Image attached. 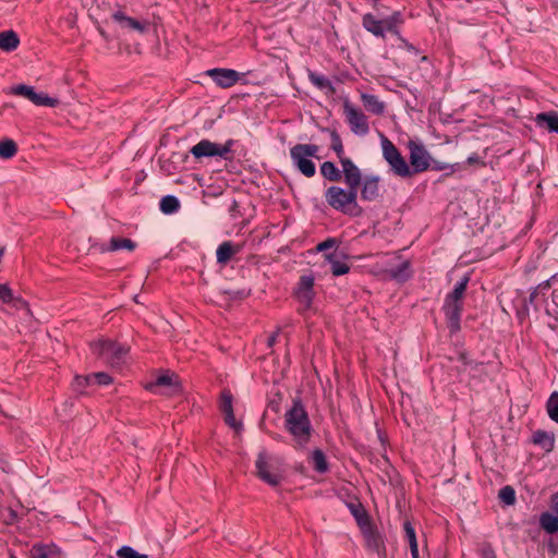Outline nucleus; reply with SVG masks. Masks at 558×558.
Segmentation results:
<instances>
[{"mask_svg":"<svg viewBox=\"0 0 558 558\" xmlns=\"http://www.w3.org/2000/svg\"><path fill=\"white\" fill-rule=\"evenodd\" d=\"M405 46L410 51H414L415 53L417 52V49L413 45L405 43Z\"/></svg>","mask_w":558,"mask_h":558,"instance_id":"obj_57","label":"nucleus"},{"mask_svg":"<svg viewBox=\"0 0 558 558\" xmlns=\"http://www.w3.org/2000/svg\"><path fill=\"white\" fill-rule=\"evenodd\" d=\"M481 558H497L493 547L489 544H485L481 548Z\"/></svg>","mask_w":558,"mask_h":558,"instance_id":"obj_49","label":"nucleus"},{"mask_svg":"<svg viewBox=\"0 0 558 558\" xmlns=\"http://www.w3.org/2000/svg\"><path fill=\"white\" fill-rule=\"evenodd\" d=\"M383 157L392 173L400 178H411L410 166L396 145L386 136L381 137Z\"/></svg>","mask_w":558,"mask_h":558,"instance_id":"obj_6","label":"nucleus"},{"mask_svg":"<svg viewBox=\"0 0 558 558\" xmlns=\"http://www.w3.org/2000/svg\"><path fill=\"white\" fill-rule=\"evenodd\" d=\"M442 312L445 314L450 332H458L461 329V315L463 312V302L445 299Z\"/></svg>","mask_w":558,"mask_h":558,"instance_id":"obj_11","label":"nucleus"},{"mask_svg":"<svg viewBox=\"0 0 558 558\" xmlns=\"http://www.w3.org/2000/svg\"><path fill=\"white\" fill-rule=\"evenodd\" d=\"M256 474L270 486H278L283 480V470L279 458L265 451L258 453L255 462Z\"/></svg>","mask_w":558,"mask_h":558,"instance_id":"obj_4","label":"nucleus"},{"mask_svg":"<svg viewBox=\"0 0 558 558\" xmlns=\"http://www.w3.org/2000/svg\"><path fill=\"white\" fill-rule=\"evenodd\" d=\"M93 385L90 374L86 376L76 375L72 383L73 389L78 393H84L85 389Z\"/></svg>","mask_w":558,"mask_h":558,"instance_id":"obj_41","label":"nucleus"},{"mask_svg":"<svg viewBox=\"0 0 558 558\" xmlns=\"http://www.w3.org/2000/svg\"><path fill=\"white\" fill-rule=\"evenodd\" d=\"M97 29H98V32H99V34H100V36H101V37H104L105 39H108L107 33L105 32V29H104V28L98 27Z\"/></svg>","mask_w":558,"mask_h":558,"instance_id":"obj_56","label":"nucleus"},{"mask_svg":"<svg viewBox=\"0 0 558 558\" xmlns=\"http://www.w3.org/2000/svg\"><path fill=\"white\" fill-rule=\"evenodd\" d=\"M466 163L470 165V166H473V165H485L484 161L481 160V158L477 156V154H472L471 156L468 157L466 159Z\"/></svg>","mask_w":558,"mask_h":558,"instance_id":"obj_52","label":"nucleus"},{"mask_svg":"<svg viewBox=\"0 0 558 558\" xmlns=\"http://www.w3.org/2000/svg\"><path fill=\"white\" fill-rule=\"evenodd\" d=\"M308 80L318 89L327 90L329 94H333L336 92L332 83L323 74L308 71Z\"/></svg>","mask_w":558,"mask_h":558,"instance_id":"obj_27","label":"nucleus"},{"mask_svg":"<svg viewBox=\"0 0 558 558\" xmlns=\"http://www.w3.org/2000/svg\"><path fill=\"white\" fill-rule=\"evenodd\" d=\"M380 179L378 175H365L361 182V198L367 202H374L380 197Z\"/></svg>","mask_w":558,"mask_h":558,"instance_id":"obj_15","label":"nucleus"},{"mask_svg":"<svg viewBox=\"0 0 558 558\" xmlns=\"http://www.w3.org/2000/svg\"><path fill=\"white\" fill-rule=\"evenodd\" d=\"M12 94L27 98L36 106L56 107L59 104L57 98H52L45 93H37L33 86L20 84L12 87Z\"/></svg>","mask_w":558,"mask_h":558,"instance_id":"obj_9","label":"nucleus"},{"mask_svg":"<svg viewBox=\"0 0 558 558\" xmlns=\"http://www.w3.org/2000/svg\"><path fill=\"white\" fill-rule=\"evenodd\" d=\"M363 533L366 537V542L368 547L373 548L376 551H379L380 548L384 546L383 539L380 535L375 531L369 523V527L362 529Z\"/></svg>","mask_w":558,"mask_h":558,"instance_id":"obj_33","label":"nucleus"},{"mask_svg":"<svg viewBox=\"0 0 558 558\" xmlns=\"http://www.w3.org/2000/svg\"><path fill=\"white\" fill-rule=\"evenodd\" d=\"M60 549L53 543H36L28 553L29 558H59Z\"/></svg>","mask_w":558,"mask_h":558,"instance_id":"obj_17","label":"nucleus"},{"mask_svg":"<svg viewBox=\"0 0 558 558\" xmlns=\"http://www.w3.org/2000/svg\"><path fill=\"white\" fill-rule=\"evenodd\" d=\"M533 442L541 445L547 450H551L554 447V438L549 437L548 434L544 430H536L533 434Z\"/></svg>","mask_w":558,"mask_h":558,"instance_id":"obj_40","label":"nucleus"},{"mask_svg":"<svg viewBox=\"0 0 558 558\" xmlns=\"http://www.w3.org/2000/svg\"><path fill=\"white\" fill-rule=\"evenodd\" d=\"M339 162L342 167L341 172L343 174L345 185L348 187L359 190L361 182L364 179L360 168L348 157Z\"/></svg>","mask_w":558,"mask_h":558,"instance_id":"obj_14","label":"nucleus"},{"mask_svg":"<svg viewBox=\"0 0 558 558\" xmlns=\"http://www.w3.org/2000/svg\"><path fill=\"white\" fill-rule=\"evenodd\" d=\"M20 44L19 36L13 31H5L0 33V49L3 51H13Z\"/></svg>","mask_w":558,"mask_h":558,"instance_id":"obj_26","label":"nucleus"},{"mask_svg":"<svg viewBox=\"0 0 558 558\" xmlns=\"http://www.w3.org/2000/svg\"><path fill=\"white\" fill-rule=\"evenodd\" d=\"M411 557L412 558H420V555H418V547H415V548H411Z\"/></svg>","mask_w":558,"mask_h":558,"instance_id":"obj_54","label":"nucleus"},{"mask_svg":"<svg viewBox=\"0 0 558 558\" xmlns=\"http://www.w3.org/2000/svg\"><path fill=\"white\" fill-rule=\"evenodd\" d=\"M153 387H168L171 389L172 393H175L180 390V385L178 383V377L173 373H166L159 375L156 380L150 384L149 389Z\"/></svg>","mask_w":558,"mask_h":558,"instance_id":"obj_24","label":"nucleus"},{"mask_svg":"<svg viewBox=\"0 0 558 558\" xmlns=\"http://www.w3.org/2000/svg\"><path fill=\"white\" fill-rule=\"evenodd\" d=\"M13 300H14L13 292L9 288V286L4 284V283H0V301L2 303H11V302H13Z\"/></svg>","mask_w":558,"mask_h":558,"instance_id":"obj_47","label":"nucleus"},{"mask_svg":"<svg viewBox=\"0 0 558 558\" xmlns=\"http://www.w3.org/2000/svg\"><path fill=\"white\" fill-rule=\"evenodd\" d=\"M403 23L402 14L399 11L383 19L385 32L399 36V26Z\"/></svg>","mask_w":558,"mask_h":558,"instance_id":"obj_29","label":"nucleus"},{"mask_svg":"<svg viewBox=\"0 0 558 558\" xmlns=\"http://www.w3.org/2000/svg\"><path fill=\"white\" fill-rule=\"evenodd\" d=\"M534 121L537 126L558 133V113L556 111L541 112L536 114Z\"/></svg>","mask_w":558,"mask_h":558,"instance_id":"obj_19","label":"nucleus"},{"mask_svg":"<svg viewBox=\"0 0 558 558\" xmlns=\"http://www.w3.org/2000/svg\"><path fill=\"white\" fill-rule=\"evenodd\" d=\"M136 247V243L133 242L131 239L126 238H111L108 246L102 245L101 252H114L118 250H128V251H134Z\"/></svg>","mask_w":558,"mask_h":558,"instance_id":"obj_25","label":"nucleus"},{"mask_svg":"<svg viewBox=\"0 0 558 558\" xmlns=\"http://www.w3.org/2000/svg\"><path fill=\"white\" fill-rule=\"evenodd\" d=\"M240 250L241 247L239 245H234L231 241L222 242L216 251L217 263L220 265H227L231 258L240 252Z\"/></svg>","mask_w":558,"mask_h":558,"instance_id":"obj_18","label":"nucleus"},{"mask_svg":"<svg viewBox=\"0 0 558 558\" xmlns=\"http://www.w3.org/2000/svg\"><path fill=\"white\" fill-rule=\"evenodd\" d=\"M348 508L361 529L369 527L371 520L362 504L350 502Z\"/></svg>","mask_w":558,"mask_h":558,"instance_id":"obj_23","label":"nucleus"},{"mask_svg":"<svg viewBox=\"0 0 558 558\" xmlns=\"http://www.w3.org/2000/svg\"><path fill=\"white\" fill-rule=\"evenodd\" d=\"M296 290L314 291V277L304 275L300 278Z\"/></svg>","mask_w":558,"mask_h":558,"instance_id":"obj_45","label":"nucleus"},{"mask_svg":"<svg viewBox=\"0 0 558 558\" xmlns=\"http://www.w3.org/2000/svg\"><path fill=\"white\" fill-rule=\"evenodd\" d=\"M112 19L119 23L123 28H128L140 34H143L148 28V23L143 22L130 16H126L122 11H117L112 14Z\"/></svg>","mask_w":558,"mask_h":558,"instance_id":"obj_16","label":"nucleus"},{"mask_svg":"<svg viewBox=\"0 0 558 558\" xmlns=\"http://www.w3.org/2000/svg\"><path fill=\"white\" fill-rule=\"evenodd\" d=\"M90 350L111 367H120L125 361L129 348L113 340L102 339L90 343Z\"/></svg>","mask_w":558,"mask_h":558,"instance_id":"obj_3","label":"nucleus"},{"mask_svg":"<svg viewBox=\"0 0 558 558\" xmlns=\"http://www.w3.org/2000/svg\"><path fill=\"white\" fill-rule=\"evenodd\" d=\"M363 27L372 33L376 37H385V28L383 24V19H376L372 13H366L362 17Z\"/></svg>","mask_w":558,"mask_h":558,"instance_id":"obj_21","label":"nucleus"},{"mask_svg":"<svg viewBox=\"0 0 558 558\" xmlns=\"http://www.w3.org/2000/svg\"><path fill=\"white\" fill-rule=\"evenodd\" d=\"M315 292L314 291H295V296L298 301L300 302V313H304L305 311L310 310L313 303Z\"/></svg>","mask_w":558,"mask_h":558,"instance_id":"obj_38","label":"nucleus"},{"mask_svg":"<svg viewBox=\"0 0 558 558\" xmlns=\"http://www.w3.org/2000/svg\"><path fill=\"white\" fill-rule=\"evenodd\" d=\"M319 147L315 144H296L290 148V157L294 167L306 178L316 173L315 163L311 157L318 158Z\"/></svg>","mask_w":558,"mask_h":558,"instance_id":"obj_5","label":"nucleus"},{"mask_svg":"<svg viewBox=\"0 0 558 558\" xmlns=\"http://www.w3.org/2000/svg\"><path fill=\"white\" fill-rule=\"evenodd\" d=\"M274 439H276V440H280V439H281V436L276 434V435H274Z\"/></svg>","mask_w":558,"mask_h":558,"instance_id":"obj_60","label":"nucleus"},{"mask_svg":"<svg viewBox=\"0 0 558 558\" xmlns=\"http://www.w3.org/2000/svg\"><path fill=\"white\" fill-rule=\"evenodd\" d=\"M535 296H536V292L534 291V292H533V293H531V295H530V302H531V303L534 301Z\"/></svg>","mask_w":558,"mask_h":558,"instance_id":"obj_59","label":"nucleus"},{"mask_svg":"<svg viewBox=\"0 0 558 558\" xmlns=\"http://www.w3.org/2000/svg\"><path fill=\"white\" fill-rule=\"evenodd\" d=\"M356 198L357 190L354 187L344 190L340 186L332 185L325 192V199L330 207L353 217L360 216L362 213V208L359 206Z\"/></svg>","mask_w":558,"mask_h":558,"instance_id":"obj_2","label":"nucleus"},{"mask_svg":"<svg viewBox=\"0 0 558 558\" xmlns=\"http://www.w3.org/2000/svg\"><path fill=\"white\" fill-rule=\"evenodd\" d=\"M410 171L411 177L426 171L430 166V155L423 145L410 144Z\"/></svg>","mask_w":558,"mask_h":558,"instance_id":"obj_10","label":"nucleus"},{"mask_svg":"<svg viewBox=\"0 0 558 558\" xmlns=\"http://www.w3.org/2000/svg\"><path fill=\"white\" fill-rule=\"evenodd\" d=\"M284 428L291 435L293 447L304 449L313 434V426L301 399L296 398L284 414Z\"/></svg>","mask_w":558,"mask_h":558,"instance_id":"obj_1","label":"nucleus"},{"mask_svg":"<svg viewBox=\"0 0 558 558\" xmlns=\"http://www.w3.org/2000/svg\"><path fill=\"white\" fill-rule=\"evenodd\" d=\"M233 145V140H228L223 145L214 143L209 140H202L190 149V153L196 159L218 156L225 160H228L231 158L229 154L231 153Z\"/></svg>","mask_w":558,"mask_h":558,"instance_id":"obj_7","label":"nucleus"},{"mask_svg":"<svg viewBox=\"0 0 558 558\" xmlns=\"http://www.w3.org/2000/svg\"><path fill=\"white\" fill-rule=\"evenodd\" d=\"M232 402L233 397L230 390H222L220 396L219 409L223 414L225 422L235 432H240L242 429V424L238 422L234 417Z\"/></svg>","mask_w":558,"mask_h":558,"instance_id":"obj_13","label":"nucleus"},{"mask_svg":"<svg viewBox=\"0 0 558 558\" xmlns=\"http://www.w3.org/2000/svg\"><path fill=\"white\" fill-rule=\"evenodd\" d=\"M469 281L470 277L468 275L463 276L461 280L454 284L453 290L449 294H447L445 299L463 302V296L466 291Z\"/></svg>","mask_w":558,"mask_h":558,"instance_id":"obj_32","label":"nucleus"},{"mask_svg":"<svg viewBox=\"0 0 558 558\" xmlns=\"http://www.w3.org/2000/svg\"><path fill=\"white\" fill-rule=\"evenodd\" d=\"M116 554L119 558H148L147 555L140 554L131 546H122Z\"/></svg>","mask_w":558,"mask_h":558,"instance_id":"obj_43","label":"nucleus"},{"mask_svg":"<svg viewBox=\"0 0 558 558\" xmlns=\"http://www.w3.org/2000/svg\"><path fill=\"white\" fill-rule=\"evenodd\" d=\"M361 100L364 108L376 116H381L385 112L386 105L381 101L376 95L363 93L361 95Z\"/></svg>","mask_w":558,"mask_h":558,"instance_id":"obj_20","label":"nucleus"},{"mask_svg":"<svg viewBox=\"0 0 558 558\" xmlns=\"http://www.w3.org/2000/svg\"><path fill=\"white\" fill-rule=\"evenodd\" d=\"M541 527L548 534L558 532V515L551 512H543L539 517Z\"/></svg>","mask_w":558,"mask_h":558,"instance_id":"obj_28","label":"nucleus"},{"mask_svg":"<svg viewBox=\"0 0 558 558\" xmlns=\"http://www.w3.org/2000/svg\"><path fill=\"white\" fill-rule=\"evenodd\" d=\"M322 175L330 182H339L342 179V172L331 161H325L320 165Z\"/></svg>","mask_w":558,"mask_h":558,"instance_id":"obj_30","label":"nucleus"},{"mask_svg":"<svg viewBox=\"0 0 558 558\" xmlns=\"http://www.w3.org/2000/svg\"><path fill=\"white\" fill-rule=\"evenodd\" d=\"M231 299H244L248 295V292L245 290H238V291H227Z\"/></svg>","mask_w":558,"mask_h":558,"instance_id":"obj_50","label":"nucleus"},{"mask_svg":"<svg viewBox=\"0 0 558 558\" xmlns=\"http://www.w3.org/2000/svg\"><path fill=\"white\" fill-rule=\"evenodd\" d=\"M550 509L554 514L558 515V492L551 495Z\"/></svg>","mask_w":558,"mask_h":558,"instance_id":"obj_51","label":"nucleus"},{"mask_svg":"<svg viewBox=\"0 0 558 558\" xmlns=\"http://www.w3.org/2000/svg\"><path fill=\"white\" fill-rule=\"evenodd\" d=\"M312 462L314 470L318 473H326L329 469L325 453L320 449L312 452Z\"/></svg>","mask_w":558,"mask_h":558,"instance_id":"obj_36","label":"nucleus"},{"mask_svg":"<svg viewBox=\"0 0 558 558\" xmlns=\"http://www.w3.org/2000/svg\"><path fill=\"white\" fill-rule=\"evenodd\" d=\"M90 378H92L94 385H99V386L109 385L112 381L111 376H109L105 372L93 373V374H90Z\"/></svg>","mask_w":558,"mask_h":558,"instance_id":"obj_46","label":"nucleus"},{"mask_svg":"<svg viewBox=\"0 0 558 558\" xmlns=\"http://www.w3.org/2000/svg\"><path fill=\"white\" fill-rule=\"evenodd\" d=\"M337 245V240L333 239V238H328L327 240L320 242L317 246H316V250L318 252H325L329 248H332Z\"/></svg>","mask_w":558,"mask_h":558,"instance_id":"obj_48","label":"nucleus"},{"mask_svg":"<svg viewBox=\"0 0 558 558\" xmlns=\"http://www.w3.org/2000/svg\"><path fill=\"white\" fill-rule=\"evenodd\" d=\"M403 530H404V536L409 543L410 549L418 547L415 530L410 521L404 522Z\"/></svg>","mask_w":558,"mask_h":558,"instance_id":"obj_42","label":"nucleus"},{"mask_svg":"<svg viewBox=\"0 0 558 558\" xmlns=\"http://www.w3.org/2000/svg\"><path fill=\"white\" fill-rule=\"evenodd\" d=\"M159 208L163 214L171 215L180 209V202L173 195H166L160 199Z\"/></svg>","mask_w":558,"mask_h":558,"instance_id":"obj_34","label":"nucleus"},{"mask_svg":"<svg viewBox=\"0 0 558 558\" xmlns=\"http://www.w3.org/2000/svg\"><path fill=\"white\" fill-rule=\"evenodd\" d=\"M546 410L550 420L558 424V391H554L548 398Z\"/></svg>","mask_w":558,"mask_h":558,"instance_id":"obj_39","label":"nucleus"},{"mask_svg":"<svg viewBox=\"0 0 558 558\" xmlns=\"http://www.w3.org/2000/svg\"><path fill=\"white\" fill-rule=\"evenodd\" d=\"M501 501H504L506 505H513L515 502V492L514 489L507 485L504 486L498 494Z\"/></svg>","mask_w":558,"mask_h":558,"instance_id":"obj_44","label":"nucleus"},{"mask_svg":"<svg viewBox=\"0 0 558 558\" xmlns=\"http://www.w3.org/2000/svg\"><path fill=\"white\" fill-rule=\"evenodd\" d=\"M206 75L221 88H229L240 80V73L232 69L215 68L206 71Z\"/></svg>","mask_w":558,"mask_h":558,"instance_id":"obj_12","label":"nucleus"},{"mask_svg":"<svg viewBox=\"0 0 558 558\" xmlns=\"http://www.w3.org/2000/svg\"><path fill=\"white\" fill-rule=\"evenodd\" d=\"M17 153V145L13 140L5 138L0 141V158L10 159Z\"/></svg>","mask_w":558,"mask_h":558,"instance_id":"obj_37","label":"nucleus"},{"mask_svg":"<svg viewBox=\"0 0 558 558\" xmlns=\"http://www.w3.org/2000/svg\"><path fill=\"white\" fill-rule=\"evenodd\" d=\"M326 131H328L330 134V140H331L330 148L336 153L339 161L347 158L344 156V148H343L342 140H341L340 135L338 134V132L336 130H329V129H326Z\"/></svg>","mask_w":558,"mask_h":558,"instance_id":"obj_35","label":"nucleus"},{"mask_svg":"<svg viewBox=\"0 0 558 558\" xmlns=\"http://www.w3.org/2000/svg\"><path fill=\"white\" fill-rule=\"evenodd\" d=\"M276 337L277 335H272L269 339H268V344L271 347L274 345V343L276 342Z\"/></svg>","mask_w":558,"mask_h":558,"instance_id":"obj_58","label":"nucleus"},{"mask_svg":"<svg viewBox=\"0 0 558 558\" xmlns=\"http://www.w3.org/2000/svg\"><path fill=\"white\" fill-rule=\"evenodd\" d=\"M411 557L412 558H420V555H418V547H415V548H411Z\"/></svg>","mask_w":558,"mask_h":558,"instance_id":"obj_55","label":"nucleus"},{"mask_svg":"<svg viewBox=\"0 0 558 558\" xmlns=\"http://www.w3.org/2000/svg\"><path fill=\"white\" fill-rule=\"evenodd\" d=\"M458 360H459L461 363H463L464 365H471V363H472V362L468 359V355H466V353H465V352H461V353L459 354Z\"/></svg>","mask_w":558,"mask_h":558,"instance_id":"obj_53","label":"nucleus"},{"mask_svg":"<svg viewBox=\"0 0 558 558\" xmlns=\"http://www.w3.org/2000/svg\"><path fill=\"white\" fill-rule=\"evenodd\" d=\"M325 258L330 264V271L333 276L339 277L349 272L350 266L337 259L335 254H326Z\"/></svg>","mask_w":558,"mask_h":558,"instance_id":"obj_31","label":"nucleus"},{"mask_svg":"<svg viewBox=\"0 0 558 558\" xmlns=\"http://www.w3.org/2000/svg\"><path fill=\"white\" fill-rule=\"evenodd\" d=\"M343 112L351 131L360 136H364L369 132L367 117L361 109L355 108L349 101L343 104Z\"/></svg>","mask_w":558,"mask_h":558,"instance_id":"obj_8","label":"nucleus"},{"mask_svg":"<svg viewBox=\"0 0 558 558\" xmlns=\"http://www.w3.org/2000/svg\"><path fill=\"white\" fill-rule=\"evenodd\" d=\"M386 274L390 279L398 282H404L411 277L410 263L408 260H403L396 267L386 269Z\"/></svg>","mask_w":558,"mask_h":558,"instance_id":"obj_22","label":"nucleus"}]
</instances>
